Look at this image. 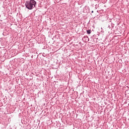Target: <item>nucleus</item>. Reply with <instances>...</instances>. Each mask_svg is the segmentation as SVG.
Wrapping results in <instances>:
<instances>
[{"instance_id":"f257e3e1","label":"nucleus","mask_w":129,"mask_h":129,"mask_svg":"<svg viewBox=\"0 0 129 129\" xmlns=\"http://www.w3.org/2000/svg\"><path fill=\"white\" fill-rule=\"evenodd\" d=\"M37 5V2L35 0H30L28 1L25 3V6L28 10H33L36 5Z\"/></svg>"},{"instance_id":"f03ea898","label":"nucleus","mask_w":129,"mask_h":129,"mask_svg":"<svg viewBox=\"0 0 129 129\" xmlns=\"http://www.w3.org/2000/svg\"><path fill=\"white\" fill-rule=\"evenodd\" d=\"M87 34H91V30H87Z\"/></svg>"}]
</instances>
